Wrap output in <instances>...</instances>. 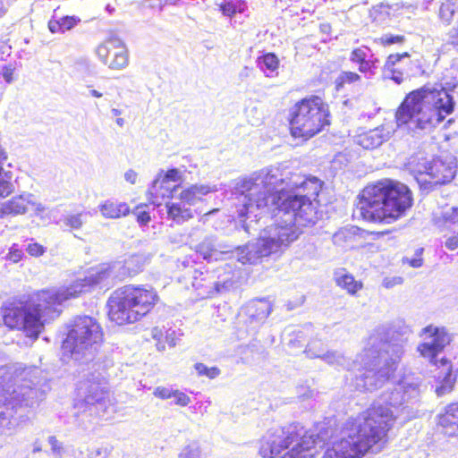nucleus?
Returning a JSON list of instances; mask_svg holds the SVG:
<instances>
[{
  "mask_svg": "<svg viewBox=\"0 0 458 458\" xmlns=\"http://www.w3.org/2000/svg\"><path fill=\"white\" fill-rule=\"evenodd\" d=\"M322 185L315 176H284L278 168H265L239 180L233 195L243 230L250 233L251 224H257L259 214L269 206L273 207L275 224L264 229L256 242L242 247L221 242L214 235L207 236L196 245V253L208 262L236 257L242 264H256L261 258L277 253L298 238L300 226L317 222L313 200Z\"/></svg>",
  "mask_w": 458,
  "mask_h": 458,
  "instance_id": "nucleus-1",
  "label": "nucleus"
},
{
  "mask_svg": "<svg viewBox=\"0 0 458 458\" xmlns=\"http://www.w3.org/2000/svg\"><path fill=\"white\" fill-rule=\"evenodd\" d=\"M127 276L130 275L123 260L103 264L67 286L42 290L29 302L6 308L3 313V320L8 327L21 330L26 336L36 339L42 331L44 323L60 315L59 306L63 301L77 297L94 286H108Z\"/></svg>",
  "mask_w": 458,
  "mask_h": 458,
  "instance_id": "nucleus-2",
  "label": "nucleus"
},
{
  "mask_svg": "<svg viewBox=\"0 0 458 458\" xmlns=\"http://www.w3.org/2000/svg\"><path fill=\"white\" fill-rule=\"evenodd\" d=\"M411 332V327L402 319L375 330L360 353V362L365 372L357 377V388L372 392L382 387L394 377Z\"/></svg>",
  "mask_w": 458,
  "mask_h": 458,
  "instance_id": "nucleus-3",
  "label": "nucleus"
},
{
  "mask_svg": "<svg viewBox=\"0 0 458 458\" xmlns=\"http://www.w3.org/2000/svg\"><path fill=\"white\" fill-rule=\"evenodd\" d=\"M454 108V101L449 92L438 85H426L409 93L395 113L399 127L408 129L430 130L436 127Z\"/></svg>",
  "mask_w": 458,
  "mask_h": 458,
  "instance_id": "nucleus-4",
  "label": "nucleus"
},
{
  "mask_svg": "<svg viewBox=\"0 0 458 458\" xmlns=\"http://www.w3.org/2000/svg\"><path fill=\"white\" fill-rule=\"evenodd\" d=\"M412 193L403 183L386 180L367 186L354 209V216L374 223H390L412 206Z\"/></svg>",
  "mask_w": 458,
  "mask_h": 458,
  "instance_id": "nucleus-5",
  "label": "nucleus"
},
{
  "mask_svg": "<svg viewBox=\"0 0 458 458\" xmlns=\"http://www.w3.org/2000/svg\"><path fill=\"white\" fill-rule=\"evenodd\" d=\"M420 394V382L418 378L405 377L394 386L393 389L383 393L371 406L356 419L369 429L376 438L384 445L386 433L392 427L396 409L404 403L417 400Z\"/></svg>",
  "mask_w": 458,
  "mask_h": 458,
  "instance_id": "nucleus-6",
  "label": "nucleus"
},
{
  "mask_svg": "<svg viewBox=\"0 0 458 458\" xmlns=\"http://www.w3.org/2000/svg\"><path fill=\"white\" fill-rule=\"evenodd\" d=\"M327 440L325 434L315 435L300 423H292L268 429L260 440L259 453L263 458H275L292 445L282 458H313L316 445H323Z\"/></svg>",
  "mask_w": 458,
  "mask_h": 458,
  "instance_id": "nucleus-7",
  "label": "nucleus"
},
{
  "mask_svg": "<svg viewBox=\"0 0 458 458\" xmlns=\"http://www.w3.org/2000/svg\"><path fill=\"white\" fill-rule=\"evenodd\" d=\"M42 371L37 367H25L21 363L9 364L0 368V405L7 403L8 396L32 406L43 399L45 390L40 385Z\"/></svg>",
  "mask_w": 458,
  "mask_h": 458,
  "instance_id": "nucleus-8",
  "label": "nucleus"
},
{
  "mask_svg": "<svg viewBox=\"0 0 458 458\" xmlns=\"http://www.w3.org/2000/svg\"><path fill=\"white\" fill-rule=\"evenodd\" d=\"M157 301L158 295L151 286L125 285L108 299L109 318L120 326L134 323L146 316Z\"/></svg>",
  "mask_w": 458,
  "mask_h": 458,
  "instance_id": "nucleus-9",
  "label": "nucleus"
},
{
  "mask_svg": "<svg viewBox=\"0 0 458 458\" xmlns=\"http://www.w3.org/2000/svg\"><path fill=\"white\" fill-rule=\"evenodd\" d=\"M97 363H92L94 371L89 372L81 380L76 388L74 410L76 415L88 413L105 420L111 419L116 412L111 392L108 387L106 373L95 369Z\"/></svg>",
  "mask_w": 458,
  "mask_h": 458,
  "instance_id": "nucleus-10",
  "label": "nucleus"
},
{
  "mask_svg": "<svg viewBox=\"0 0 458 458\" xmlns=\"http://www.w3.org/2000/svg\"><path fill=\"white\" fill-rule=\"evenodd\" d=\"M102 340V328L94 318L77 316L68 326L66 338L63 341V360L91 362Z\"/></svg>",
  "mask_w": 458,
  "mask_h": 458,
  "instance_id": "nucleus-11",
  "label": "nucleus"
},
{
  "mask_svg": "<svg viewBox=\"0 0 458 458\" xmlns=\"http://www.w3.org/2000/svg\"><path fill=\"white\" fill-rule=\"evenodd\" d=\"M383 447L369 428L351 418L342 430L341 439L326 450L323 458H362L368 452L378 453Z\"/></svg>",
  "mask_w": 458,
  "mask_h": 458,
  "instance_id": "nucleus-12",
  "label": "nucleus"
},
{
  "mask_svg": "<svg viewBox=\"0 0 458 458\" xmlns=\"http://www.w3.org/2000/svg\"><path fill=\"white\" fill-rule=\"evenodd\" d=\"M422 334L428 336L425 338V342L418 345L417 351L420 356L438 367V372L435 377L437 378L439 386L436 387V394L437 396H442L453 389L456 379L450 361L445 357L438 359L439 354L451 342V337L444 327L432 325L424 327Z\"/></svg>",
  "mask_w": 458,
  "mask_h": 458,
  "instance_id": "nucleus-13",
  "label": "nucleus"
},
{
  "mask_svg": "<svg viewBox=\"0 0 458 458\" xmlns=\"http://www.w3.org/2000/svg\"><path fill=\"white\" fill-rule=\"evenodd\" d=\"M328 117V106L320 98H303L290 111L291 133L294 138L308 140L329 124Z\"/></svg>",
  "mask_w": 458,
  "mask_h": 458,
  "instance_id": "nucleus-14",
  "label": "nucleus"
},
{
  "mask_svg": "<svg viewBox=\"0 0 458 458\" xmlns=\"http://www.w3.org/2000/svg\"><path fill=\"white\" fill-rule=\"evenodd\" d=\"M182 181V174L179 169L171 168L165 173L163 170H160L148 188V193L153 198H158L159 196L164 198L165 196L169 197L170 195L173 197V193L180 187V185L178 184L171 188L168 183L170 182H181Z\"/></svg>",
  "mask_w": 458,
  "mask_h": 458,
  "instance_id": "nucleus-15",
  "label": "nucleus"
},
{
  "mask_svg": "<svg viewBox=\"0 0 458 458\" xmlns=\"http://www.w3.org/2000/svg\"><path fill=\"white\" fill-rule=\"evenodd\" d=\"M456 166L454 163H446L440 158H435L430 161L428 168L427 175L428 179H423L424 182L430 186L437 184H445L450 182L455 176Z\"/></svg>",
  "mask_w": 458,
  "mask_h": 458,
  "instance_id": "nucleus-16",
  "label": "nucleus"
},
{
  "mask_svg": "<svg viewBox=\"0 0 458 458\" xmlns=\"http://www.w3.org/2000/svg\"><path fill=\"white\" fill-rule=\"evenodd\" d=\"M312 356H320V360L325 361L327 365L335 367L337 369H346L348 371H352L356 369V367L359 365L362 369V372L360 375H357L354 378L353 384L355 388L356 386V378L360 377L365 372V369L360 362V355L358 357L357 360H351V359L347 358L343 352L338 351H326L325 353H312ZM359 390V388H358ZM360 391H362L360 389Z\"/></svg>",
  "mask_w": 458,
  "mask_h": 458,
  "instance_id": "nucleus-17",
  "label": "nucleus"
},
{
  "mask_svg": "<svg viewBox=\"0 0 458 458\" xmlns=\"http://www.w3.org/2000/svg\"><path fill=\"white\" fill-rule=\"evenodd\" d=\"M33 195L23 192L0 204V218L24 215L28 211L29 203H32Z\"/></svg>",
  "mask_w": 458,
  "mask_h": 458,
  "instance_id": "nucleus-18",
  "label": "nucleus"
},
{
  "mask_svg": "<svg viewBox=\"0 0 458 458\" xmlns=\"http://www.w3.org/2000/svg\"><path fill=\"white\" fill-rule=\"evenodd\" d=\"M391 136V131L384 126L369 130L357 137L356 142L363 148H376L386 141Z\"/></svg>",
  "mask_w": 458,
  "mask_h": 458,
  "instance_id": "nucleus-19",
  "label": "nucleus"
},
{
  "mask_svg": "<svg viewBox=\"0 0 458 458\" xmlns=\"http://www.w3.org/2000/svg\"><path fill=\"white\" fill-rule=\"evenodd\" d=\"M271 311L272 305L266 299L252 300L244 308L250 323H263Z\"/></svg>",
  "mask_w": 458,
  "mask_h": 458,
  "instance_id": "nucleus-20",
  "label": "nucleus"
},
{
  "mask_svg": "<svg viewBox=\"0 0 458 458\" xmlns=\"http://www.w3.org/2000/svg\"><path fill=\"white\" fill-rule=\"evenodd\" d=\"M408 53L390 55L384 65V76L400 85L404 81L403 72L397 67L403 60L409 58Z\"/></svg>",
  "mask_w": 458,
  "mask_h": 458,
  "instance_id": "nucleus-21",
  "label": "nucleus"
},
{
  "mask_svg": "<svg viewBox=\"0 0 458 458\" xmlns=\"http://www.w3.org/2000/svg\"><path fill=\"white\" fill-rule=\"evenodd\" d=\"M165 208L168 217L176 224H182L193 217V211L180 199L177 201L166 202Z\"/></svg>",
  "mask_w": 458,
  "mask_h": 458,
  "instance_id": "nucleus-22",
  "label": "nucleus"
},
{
  "mask_svg": "<svg viewBox=\"0 0 458 458\" xmlns=\"http://www.w3.org/2000/svg\"><path fill=\"white\" fill-rule=\"evenodd\" d=\"M438 425L445 429V434H455L458 430V402L449 404L445 413L438 416Z\"/></svg>",
  "mask_w": 458,
  "mask_h": 458,
  "instance_id": "nucleus-23",
  "label": "nucleus"
},
{
  "mask_svg": "<svg viewBox=\"0 0 458 458\" xmlns=\"http://www.w3.org/2000/svg\"><path fill=\"white\" fill-rule=\"evenodd\" d=\"M216 191V189L215 186L211 187L204 184H194L181 192L180 199L190 207L195 205L199 200H200L202 196Z\"/></svg>",
  "mask_w": 458,
  "mask_h": 458,
  "instance_id": "nucleus-24",
  "label": "nucleus"
},
{
  "mask_svg": "<svg viewBox=\"0 0 458 458\" xmlns=\"http://www.w3.org/2000/svg\"><path fill=\"white\" fill-rule=\"evenodd\" d=\"M429 165L430 161H428L422 153L411 156L404 164L405 169L412 174L419 182L420 180L418 175H427Z\"/></svg>",
  "mask_w": 458,
  "mask_h": 458,
  "instance_id": "nucleus-25",
  "label": "nucleus"
},
{
  "mask_svg": "<svg viewBox=\"0 0 458 458\" xmlns=\"http://www.w3.org/2000/svg\"><path fill=\"white\" fill-rule=\"evenodd\" d=\"M99 211L106 218L116 219L128 215L130 208L124 202L106 200L99 206Z\"/></svg>",
  "mask_w": 458,
  "mask_h": 458,
  "instance_id": "nucleus-26",
  "label": "nucleus"
},
{
  "mask_svg": "<svg viewBox=\"0 0 458 458\" xmlns=\"http://www.w3.org/2000/svg\"><path fill=\"white\" fill-rule=\"evenodd\" d=\"M433 222L438 227H449L458 224V207L445 206L434 213Z\"/></svg>",
  "mask_w": 458,
  "mask_h": 458,
  "instance_id": "nucleus-27",
  "label": "nucleus"
},
{
  "mask_svg": "<svg viewBox=\"0 0 458 458\" xmlns=\"http://www.w3.org/2000/svg\"><path fill=\"white\" fill-rule=\"evenodd\" d=\"M13 416L14 411L11 405H0V435L14 434L17 421Z\"/></svg>",
  "mask_w": 458,
  "mask_h": 458,
  "instance_id": "nucleus-28",
  "label": "nucleus"
},
{
  "mask_svg": "<svg viewBox=\"0 0 458 458\" xmlns=\"http://www.w3.org/2000/svg\"><path fill=\"white\" fill-rule=\"evenodd\" d=\"M335 283L338 286L347 291L348 293L354 295L362 288V283L356 281L351 274H336Z\"/></svg>",
  "mask_w": 458,
  "mask_h": 458,
  "instance_id": "nucleus-29",
  "label": "nucleus"
},
{
  "mask_svg": "<svg viewBox=\"0 0 458 458\" xmlns=\"http://www.w3.org/2000/svg\"><path fill=\"white\" fill-rule=\"evenodd\" d=\"M129 64V55L126 47L121 40V45L115 47L113 53V59L108 64V67L113 70H122L127 67Z\"/></svg>",
  "mask_w": 458,
  "mask_h": 458,
  "instance_id": "nucleus-30",
  "label": "nucleus"
},
{
  "mask_svg": "<svg viewBox=\"0 0 458 458\" xmlns=\"http://www.w3.org/2000/svg\"><path fill=\"white\" fill-rule=\"evenodd\" d=\"M257 65L266 74V76L269 77L270 74L267 72L272 73L277 70L279 66V60L274 53H267L258 57Z\"/></svg>",
  "mask_w": 458,
  "mask_h": 458,
  "instance_id": "nucleus-31",
  "label": "nucleus"
},
{
  "mask_svg": "<svg viewBox=\"0 0 458 458\" xmlns=\"http://www.w3.org/2000/svg\"><path fill=\"white\" fill-rule=\"evenodd\" d=\"M247 9V4L242 0H225L219 5V10L225 16L233 18L236 13H242Z\"/></svg>",
  "mask_w": 458,
  "mask_h": 458,
  "instance_id": "nucleus-32",
  "label": "nucleus"
},
{
  "mask_svg": "<svg viewBox=\"0 0 458 458\" xmlns=\"http://www.w3.org/2000/svg\"><path fill=\"white\" fill-rule=\"evenodd\" d=\"M458 13V3L454 0H447L442 3L438 10V17L440 21L448 25L453 21L455 13Z\"/></svg>",
  "mask_w": 458,
  "mask_h": 458,
  "instance_id": "nucleus-33",
  "label": "nucleus"
},
{
  "mask_svg": "<svg viewBox=\"0 0 458 458\" xmlns=\"http://www.w3.org/2000/svg\"><path fill=\"white\" fill-rule=\"evenodd\" d=\"M89 215V213L84 211L77 214H68L64 216L63 222L70 230H80L86 223Z\"/></svg>",
  "mask_w": 458,
  "mask_h": 458,
  "instance_id": "nucleus-34",
  "label": "nucleus"
},
{
  "mask_svg": "<svg viewBox=\"0 0 458 458\" xmlns=\"http://www.w3.org/2000/svg\"><path fill=\"white\" fill-rule=\"evenodd\" d=\"M121 45V39L118 38H110L104 44H101L97 48V55L99 59L105 64H107L108 55L111 54L113 50L115 49L117 46Z\"/></svg>",
  "mask_w": 458,
  "mask_h": 458,
  "instance_id": "nucleus-35",
  "label": "nucleus"
},
{
  "mask_svg": "<svg viewBox=\"0 0 458 458\" xmlns=\"http://www.w3.org/2000/svg\"><path fill=\"white\" fill-rule=\"evenodd\" d=\"M6 159V153L0 147V197H5L14 191V186L13 183L10 181L4 179L2 175L4 171L3 165Z\"/></svg>",
  "mask_w": 458,
  "mask_h": 458,
  "instance_id": "nucleus-36",
  "label": "nucleus"
},
{
  "mask_svg": "<svg viewBox=\"0 0 458 458\" xmlns=\"http://www.w3.org/2000/svg\"><path fill=\"white\" fill-rule=\"evenodd\" d=\"M125 268L129 271L130 276L137 275L141 271L144 261L141 256L133 255L123 260Z\"/></svg>",
  "mask_w": 458,
  "mask_h": 458,
  "instance_id": "nucleus-37",
  "label": "nucleus"
},
{
  "mask_svg": "<svg viewBox=\"0 0 458 458\" xmlns=\"http://www.w3.org/2000/svg\"><path fill=\"white\" fill-rule=\"evenodd\" d=\"M360 81V76L353 72H342L335 80L336 89H340L345 84H352Z\"/></svg>",
  "mask_w": 458,
  "mask_h": 458,
  "instance_id": "nucleus-38",
  "label": "nucleus"
},
{
  "mask_svg": "<svg viewBox=\"0 0 458 458\" xmlns=\"http://www.w3.org/2000/svg\"><path fill=\"white\" fill-rule=\"evenodd\" d=\"M353 234V228H342L334 233L332 240L334 244L343 246L352 238Z\"/></svg>",
  "mask_w": 458,
  "mask_h": 458,
  "instance_id": "nucleus-39",
  "label": "nucleus"
},
{
  "mask_svg": "<svg viewBox=\"0 0 458 458\" xmlns=\"http://www.w3.org/2000/svg\"><path fill=\"white\" fill-rule=\"evenodd\" d=\"M194 369L199 376H205L209 379H214L220 375V369L217 367L208 368L204 363L198 362L194 365Z\"/></svg>",
  "mask_w": 458,
  "mask_h": 458,
  "instance_id": "nucleus-40",
  "label": "nucleus"
},
{
  "mask_svg": "<svg viewBox=\"0 0 458 458\" xmlns=\"http://www.w3.org/2000/svg\"><path fill=\"white\" fill-rule=\"evenodd\" d=\"M305 353L307 357L310 359H320V356H312L311 354L314 353H325L326 350L324 348L323 343H321L320 340L313 339L311 340L306 346Z\"/></svg>",
  "mask_w": 458,
  "mask_h": 458,
  "instance_id": "nucleus-41",
  "label": "nucleus"
},
{
  "mask_svg": "<svg viewBox=\"0 0 458 458\" xmlns=\"http://www.w3.org/2000/svg\"><path fill=\"white\" fill-rule=\"evenodd\" d=\"M178 458H201V451L197 443L185 446L179 454Z\"/></svg>",
  "mask_w": 458,
  "mask_h": 458,
  "instance_id": "nucleus-42",
  "label": "nucleus"
},
{
  "mask_svg": "<svg viewBox=\"0 0 458 458\" xmlns=\"http://www.w3.org/2000/svg\"><path fill=\"white\" fill-rule=\"evenodd\" d=\"M132 214L135 216L138 223L141 225H147L150 221V216L148 211L144 209L143 207H137Z\"/></svg>",
  "mask_w": 458,
  "mask_h": 458,
  "instance_id": "nucleus-43",
  "label": "nucleus"
},
{
  "mask_svg": "<svg viewBox=\"0 0 458 458\" xmlns=\"http://www.w3.org/2000/svg\"><path fill=\"white\" fill-rule=\"evenodd\" d=\"M380 41L384 46L402 44L404 41V37L401 35L386 34L380 38Z\"/></svg>",
  "mask_w": 458,
  "mask_h": 458,
  "instance_id": "nucleus-44",
  "label": "nucleus"
},
{
  "mask_svg": "<svg viewBox=\"0 0 458 458\" xmlns=\"http://www.w3.org/2000/svg\"><path fill=\"white\" fill-rule=\"evenodd\" d=\"M26 251L33 257L42 256L46 252V248L38 242L29 243Z\"/></svg>",
  "mask_w": 458,
  "mask_h": 458,
  "instance_id": "nucleus-45",
  "label": "nucleus"
},
{
  "mask_svg": "<svg viewBox=\"0 0 458 458\" xmlns=\"http://www.w3.org/2000/svg\"><path fill=\"white\" fill-rule=\"evenodd\" d=\"M311 327V325H305L301 330H298L295 332V338H292L289 340V345L293 347H301L302 346V338L304 336L305 331H308Z\"/></svg>",
  "mask_w": 458,
  "mask_h": 458,
  "instance_id": "nucleus-46",
  "label": "nucleus"
},
{
  "mask_svg": "<svg viewBox=\"0 0 458 458\" xmlns=\"http://www.w3.org/2000/svg\"><path fill=\"white\" fill-rule=\"evenodd\" d=\"M63 31L72 29L79 21L80 19L75 16H64L59 20Z\"/></svg>",
  "mask_w": 458,
  "mask_h": 458,
  "instance_id": "nucleus-47",
  "label": "nucleus"
},
{
  "mask_svg": "<svg viewBox=\"0 0 458 458\" xmlns=\"http://www.w3.org/2000/svg\"><path fill=\"white\" fill-rule=\"evenodd\" d=\"M365 59H367V51L362 48H355L350 55V61L358 64Z\"/></svg>",
  "mask_w": 458,
  "mask_h": 458,
  "instance_id": "nucleus-48",
  "label": "nucleus"
},
{
  "mask_svg": "<svg viewBox=\"0 0 458 458\" xmlns=\"http://www.w3.org/2000/svg\"><path fill=\"white\" fill-rule=\"evenodd\" d=\"M48 443L51 445V450L54 454L61 457L64 453V446L61 442L54 436L48 437Z\"/></svg>",
  "mask_w": 458,
  "mask_h": 458,
  "instance_id": "nucleus-49",
  "label": "nucleus"
},
{
  "mask_svg": "<svg viewBox=\"0 0 458 458\" xmlns=\"http://www.w3.org/2000/svg\"><path fill=\"white\" fill-rule=\"evenodd\" d=\"M151 336L157 342L156 344L158 351H164L165 349V342H163V330L158 327H154L151 330Z\"/></svg>",
  "mask_w": 458,
  "mask_h": 458,
  "instance_id": "nucleus-50",
  "label": "nucleus"
},
{
  "mask_svg": "<svg viewBox=\"0 0 458 458\" xmlns=\"http://www.w3.org/2000/svg\"><path fill=\"white\" fill-rule=\"evenodd\" d=\"M174 394L172 398H174V403L180 406H186L190 403L191 398L184 393L175 390Z\"/></svg>",
  "mask_w": 458,
  "mask_h": 458,
  "instance_id": "nucleus-51",
  "label": "nucleus"
},
{
  "mask_svg": "<svg viewBox=\"0 0 458 458\" xmlns=\"http://www.w3.org/2000/svg\"><path fill=\"white\" fill-rule=\"evenodd\" d=\"M175 390L169 387L158 386L154 391V395L161 399H170L174 394Z\"/></svg>",
  "mask_w": 458,
  "mask_h": 458,
  "instance_id": "nucleus-52",
  "label": "nucleus"
},
{
  "mask_svg": "<svg viewBox=\"0 0 458 458\" xmlns=\"http://www.w3.org/2000/svg\"><path fill=\"white\" fill-rule=\"evenodd\" d=\"M403 283V278L401 276L385 277L383 279L382 285L386 289H390L395 285L402 284Z\"/></svg>",
  "mask_w": 458,
  "mask_h": 458,
  "instance_id": "nucleus-53",
  "label": "nucleus"
},
{
  "mask_svg": "<svg viewBox=\"0 0 458 458\" xmlns=\"http://www.w3.org/2000/svg\"><path fill=\"white\" fill-rule=\"evenodd\" d=\"M423 251V249H418L416 250V258H413V259H406L407 262L409 263V265L412 267H420L423 264V259L420 258V255Z\"/></svg>",
  "mask_w": 458,
  "mask_h": 458,
  "instance_id": "nucleus-54",
  "label": "nucleus"
},
{
  "mask_svg": "<svg viewBox=\"0 0 458 458\" xmlns=\"http://www.w3.org/2000/svg\"><path fill=\"white\" fill-rule=\"evenodd\" d=\"M34 207L35 216L40 217L41 219L45 218V212L47 211V208L42 203H37L32 199V203H29Z\"/></svg>",
  "mask_w": 458,
  "mask_h": 458,
  "instance_id": "nucleus-55",
  "label": "nucleus"
},
{
  "mask_svg": "<svg viewBox=\"0 0 458 458\" xmlns=\"http://www.w3.org/2000/svg\"><path fill=\"white\" fill-rule=\"evenodd\" d=\"M76 69L81 73L90 75L92 73L91 65L87 61H81L76 64Z\"/></svg>",
  "mask_w": 458,
  "mask_h": 458,
  "instance_id": "nucleus-56",
  "label": "nucleus"
},
{
  "mask_svg": "<svg viewBox=\"0 0 458 458\" xmlns=\"http://www.w3.org/2000/svg\"><path fill=\"white\" fill-rule=\"evenodd\" d=\"M22 255L23 253L21 252V250H18V249H14L13 246L10 249V251L7 255V259L11 261H13V263H17L18 261H20L22 258Z\"/></svg>",
  "mask_w": 458,
  "mask_h": 458,
  "instance_id": "nucleus-57",
  "label": "nucleus"
},
{
  "mask_svg": "<svg viewBox=\"0 0 458 458\" xmlns=\"http://www.w3.org/2000/svg\"><path fill=\"white\" fill-rule=\"evenodd\" d=\"M359 71L361 73H369V76H373L375 74V71H371V64L368 59H365L359 64Z\"/></svg>",
  "mask_w": 458,
  "mask_h": 458,
  "instance_id": "nucleus-58",
  "label": "nucleus"
},
{
  "mask_svg": "<svg viewBox=\"0 0 458 458\" xmlns=\"http://www.w3.org/2000/svg\"><path fill=\"white\" fill-rule=\"evenodd\" d=\"M13 71H14V69L13 67H11V66H4V67H3L2 75H3V78L4 79V81L7 83L13 82Z\"/></svg>",
  "mask_w": 458,
  "mask_h": 458,
  "instance_id": "nucleus-59",
  "label": "nucleus"
},
{
  "mask_svg": "<svg viewBox=\"0 0 458 458\" xmlns=\"http://www.w3.org/2000/svg\"><path fill=\"white\" fill-rule=\"evenodd\" d=\"M445 246L450 250H456L458 248V237L456 235L450 236L446 239Z\"/></svg>",
  "mask_w": 458,
  "mask_h": 458,
  "instance_id": "nucleus-60",
  "label": "nucleus"
},
{
  "mask_svg": "<svg viewBox=\"0 0 458 458\" xmlns=\"http://www.w3.org/2000/svg\"><path fill=\"white\" fill-rule=\"evenodd\" d=\"M48 28L52 33L64 32L59 20H50L48 22Z\"/></svg>",
  "mask_w": 458,
  "mask_h": 458,
  "instance_id": "nucleus-61",
  "label": "nucleus"
},
{
  "mask_svg": "<svg viewBox=\"0 0 458 458\" xmlns=\"http://www.w3.org/2000/svg\"><path fill=\"white\" fill-rule=\"evenodd\" d=\"M138 174L132 170L129 169L124 174V179L126 182H130L131 184H135L137 182Z\"/></svg>",
  "mask_w": 458,
  "mask_h": 458,
  "instance_id": "nucleus-62",
  "label": "nucleus"
},
{
  "mask_svg": "<svg viewBox=\"0 0 458 458\" xmlns=\"http://www.w3.org/2000/svg\"><path fill=\"white\" fill-rule=\"evenodd\" d=\"M89 458H107V450L98 448L91 454Z\"/></svg>",
  "mask_w": 458,
  "mask_h": 458,
  "instance_id": "nucleus-63",
  "label": "nucleus"
},
{
  "mask_svg": "<svg viewBox=\"0 0 458 458\" xmlns=\"http://www.w3.org/2000/svg\"><path fill=\"white\" fill-rule=\"evenodd\" d=\"M175 332L172 331L171 333L166 332V335L165 336V343L168 344L169 347H174L176 344L175 339L174 337Z\"/></svg>",
  "mask_w": 458,
  "mask_h": 458,
  "instance_id": "nucleus-64",
  "label": "nucleus"
}]
</instances>
